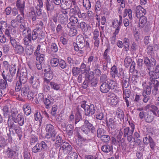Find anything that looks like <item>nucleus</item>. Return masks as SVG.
Wrapping results in <instances>:
<instances>
[{
	"label": "nucleus",
	"mask_w": 159,
	"mask_h": 159,
	"mask_svg": "<svg viewBox=\"0 0 159 159\" xmlns=\"http://www.w3.org/2000/svg\"><path fill=\"white\" fill-rule=\"evenodd\" d=\"M10 118H9L7 121L10 132H11L13 133L15 132L18 135L19 140L21 139L22 137V131L20 126L14 122L10 120Z\"/></svg>",
	"instance_id": "f257e3e1"
},
{
	"label": "nucleus",
	"mask_w": 159,
	"mask_h": 159,
	"mask_svg": "<svg viewBox=\"0 0 159 159\" xmlns=\"http://www.w3.org/2000/svg\"><path fill=\"white\" fill-rule=\"evenodd\" d=\"M86 102L82 101L80 102V106L84 110L85 114L86 116H89L90 114L93 115L94 114L96 110L98 107H95L94 105L90 104L89 105L86 104Z\"/></svg>",
	"instance_id": "f03ea898"
},
{
	"label": "nucleus",
	"mask_w": 159,
	"mask_h": 159,
	"mask_svg": "<svg viewBox=\"0 0 159 159\" xmlns=\"http://www.w3.org/2000/svg\"><path fill=\"white\" fill-rule=\"evenodd\" d=\"M131 129L129 127L125 128L123 129V134L125 137H126V139L128 142H130L133 138V133L134 129V125L131 123L130 124Z\"/></svg>",
	"instance_id": "7ed1b4c3"
},
{
	"label": "nucleus",
	"mask_w": 159,
	"mask_h": 159,
	"mask_svg": "<svg viewBox=\"0 0 159 159\" xmlns=\"http://www.w3.org/2000/svg\"><path fill=\"white\" fill-rule=\"evenodd\" d=\"M48 148L47 144L43 141L40 143H37L36 145L32 149L33 152L36 153L42 151L43 149L46 150Z\"/></svg>",
	"instance_id": "20e7f679"
},
{
	"label": "nucleus",
	"mask_w": 159,
	"mask_h": 159,
	"mask_svg": "<svg viewBox=\"0 0 159 159\" xmlns=\"http://www.w3.org/2000/svg\"><path fill=\"white\" fill-rule=\"evenodd\" d=\"M72 147L66 142H62L60 145L59 152H62L64 154L67 155L72 151Z\"/></svg>",
	"instance_id": "39448f33"
},
{
	"label": "nucleus",
	"mask_w": 159,
	"mask_h": 159,
	"mask_svg": "<svg viewBox=\"0 0 159 159\" xmlns=\"http://www.w3.org/2000/svg\"><path fill=\"white\" fill-rule=\"evenodd\" d=\"M29 80L30 83L31 84L34 88L38 89L39 88L40 82L39 78L36 74H34L31 76Z\"/></svg>",
	"instance_id": "423d86ee"
},
{
	"label": "nucleus",
	"mask_w": 159,
	"mask_h": 159,
	"mask_svg": "<svg viewBox=\"0 0 159 159\" xmlns=\"http://www.w3.org/2000/svg\"><path fill=\"white\" fill-rule=\"evenodd\" d=\"M144 62L147 67V69L150 70L151 68L155 66L156 61V60L153 58L149 59L148 57H146L144 58Z\"/></svg>",
	"instance_id": "0eeeda50"
},
{
	"label": "nucleus",
	"mask_w": 159,
	"mask_h": 159,
	"mask_svg": "<svg viewBox=\"0 0 159 159\" xmlns=\"http://www.w3.org/2000/svg\"><path fill=\"white\" fill-rule=\"evenodd\" d=\"M2 75L4 80L10 82H12L15 77V75L13 73H9L7 69L3 71L2 73Z\"/></svg>",
	"instance_id": "6e6552de"
},
{
	"label": "nucleus",
	"mask_w": 159,
	"mask_h": 159,
	"mask_svg": "<svg viewBox=\"0 0 159 159\" xmlns=\"http://www.w3.org/2000/svg\"><path fill=\"white\" fill-rule=\"evenodd\" d=\"M135 11L136 16L138 18L142 16H144L146 13L145 10L140 5L136 7Z\"/></svg>",
	"instance_id": "1a4fd4ad"
},
{
	"label": "nucleus",
	"mask_w": 159,
	"mask_h": 159,
	"mask_svg": "<svg viewBox=\"0 0 159 159\" xmlns=\"http://www.w3.org/2000/svg\"><path fill=\"white\" fill-rule=\"evenodd\" d=\"M20 75L19 76V81L23 84L26 82L27 78V71L25 69H22L20 71Z\"/></svg>",
	"instance_id": "9d476101"
},
{
	"label": "nucleus",
	"mask_w": 159,
	"mask_h": 159,
	"mask_svg": "<svg viewBox=\"0 0 159 159\" xmlns=\"http://www.w3.org/2000/svg\"><path fill=\"white\" fill-rule=\"evenodd\" d=\"M110 73L112 78H114L116 76L118 78L122 77L123 72H121V74L120 73H118L117 68L115 65H114L111 68Z\"/></svg>",
	"instance_id": "9b49d317"
},
{
	"label": "nucleus",
	"mask_w": 159,
	"mask_h": 159,
	"mask_svg": "<svg viewBox=\"0 0 159 159\" xmlns=\"http://www.w3.org/2000/svg\"><path fill=\"white\" fill-rule=\"evenodd\" d=\"M95 117L98 120H102L104 119V112L101 108H98L95 112Z\"/></svg>",
	"instance_id": "f8f14e48"
},
{
	"label": "nucleus",
	"mask_w": 159,
	"mask_h": 159,
	"mask_svg": "<svg viewBox=\"0 0 159 159\" xmlns=\"http://www.w3.org/2000/svg\"><path fill=\"white\" fill-rule=\"evenodd\" d=\"M76 40L79 45V47L80 49H82L84 48V41L85 40L83 36L81 34H79L76 38Z\"/></svg>",
	"instance_id": "ddd939ff"
},
{
	"label": "nucleus",
	"mask_w": 159,
	"mask_h": 159,
	"mask_svg": "<svg viewBox=\"0 0 159 159\" xmlns=\"http://www.w3.org/2000/svg\"><path fill=\"white\" fill-rule=\"evenodd\" d=\"M53 101L52 98L51 96L48 97V98H45L43 102L45 105V107L46 109L50 108L53 103Z\"/></svg>",
	"instance_id": "4468645a"
},
{
	"label": "nucleus",
	"mask_w": 159,
	"mask_h": 159,
	"mask_svg": "<svg viewBox=\"0 0 159 159\" xmlns=\"http://www.w3.org/2000/svg\"><path fill=\"white\" fill-rule=\"evenodd\" d=\"M14 122L17 124L18 123L20 126L23 125L25 123V119L23 116L19 114L17 116L16 119Z\"/></svg>",
	"instance_id": "2eb2a0df"
},
{
	"label": "nucleus",
	"mask_w": 159,
	"mask_h": 159,
	"mask_svg": "<svg viewBox=\"0 0 159 159\" xmlns=\"http://www.w3.org/2000/svg\"><path fill=\"white\" fill-rule=\"evenodd\" d=\"M110 88L107 82L102 83L100 86V91L102 93H106L109 91Z\"/></svg>",
	"instance_id": "dca6fc26"
},
{
	"label": "nucleus",
	"mask_w": 159,
	"mask_h": 159,
	"mask_svg": "<svg viewBox=\"0 0 159 159\" xmlns=\"http://www.w3.org/2000/svg\"><path fill=\"white\" fill-rule=\"evenodd\" d=\"M110 49V47L109 46L107 47V48L105 50L103 53V59L105 60L107 63H110L111 59L109 55V52Z\"/></svg>",
	"instance_id": "f3484780"
},
{
	"label": "nucleus",
	"mask_w": 159,
	"mask_h": 159,
	"mask_svg": "<svg viewBox=\"0 0 159 159\" xmlns=\"http://www.w3.org/2000/svg\"><path fill=\"white\" fill-rule=\"evenodd\" d=\"M13 50L16 54L21 55L24 53V48L20 44L13 48Z\"/></svg>",
	"instance_id": "a211bd4d"
},
{
	"label": "nucleus",
	"mask_w": 159,
	"mask_h": 159,
	"mask_svg": "<svg viewBox=\"0 0 159 159\" xmlns=\"http://www.w3.org/2000/svg\"><path fill=\"white\" fill-rule=\"evenodd\" d=\"M16 152L10 148H8L6 151V155L9 159H15Z\"/></svg>",
	"instance_id": "6ab92c4d"
},
{
	"label": "nucleus",
	"mask_w": 159,
	"mask_h": 159,
	"mask_svg": "<svg viewBox=\"0 0 159 159\" xmlns=\"http://www.w3.org/2000/svg\"><path fill=\"white\" fill-rule=\"evenodd\" d=\"M25 2L24 1L17 0L16 6L20 12H24V10L25 8Z\"/></svg>",
	"instance_id": "aec40b11"
},
{
	"label": "nucleus",
	"mask_w": 159,
	"mask_h": 159,
	"mask_svg": "<svg viewBox=\"0 0 159 159\" xmlns=\"http://www.w3.org/2000/svg\"><path fill=\"white\" fill-rule=\"evenodd\" d=\"M106 122L107 123V125L109 128L111 129H115L116 128V123L114 120V119L113 118H110L107 121V118H106Z\"/></svg>",
	"instance_id": "412c9836"
},
{
	"label": "nucleus",
	"mask_w": 159,
	"mask_h": 159,
	"mask_svg": "<svg viewBox=\"0 0 159 159\" xmlns=\"http://www.w3.org/2000/svg\"><path fill=\"white\" fill-rule=\"evenodd\" d=\"M150 94L149 91L147 92V91H145V90H142V95L143 97V101L144 103H147L150 99L151 98V96H150Z\"/></svg>",
	"instance_id": "4be33fe9"
},
{
	"label": "nucleus",
	"mask_w": 159,
	"mask_h": 159,
	"mask_svg": "<svg viewBox=\"0 0 159 159\" xmlns=\"http://www.w3.org/2000/svg\"><path fill=\"white\" fill-rule=\"evenodd\" d=\"M54 4L52 2H50L48 0H46L44 6L47 12H51L54 9Z\"/></svg>",
	"instance_id": "5701e85b"
},
{
	"label": "nucleus",
	"mask_w": 159,
	"mask_h": 159,
	"mask_svg": "<svg viewBox=\"0 0 159 159\" xmlns=\"http://www.w3.org/2000/svg\"><path fill=\"white\" fill-rule=\"evenodd\" d=\"M89 75L85 76V80L83 83V86H82L83 88L84 89H86L89 86L90 81L93 75Z\"/></svg>",
	"instance_id": "b1692460"
},
{
	"label": "nucleus",
	"mask_w": 159,
	"mask_h": 159,
	"mask_svg": "<svg viewBox=\"0 0 159 159\" xmlns=\"http://www.w3.org/2000/svg\"><path fill=\"white\" fill-rule=\"evenodd\" d=\"M68 17L66 15L61 14L58 18V21L61 24H66L68 22Z\"/></svg>",
	"instance_id": "393cba45"
},
{
	"label": "nucleus",
	"mask_w": 159,
	"mask_h": 159,
	"mask_svg": "<svg viewBox=\"0 0 159 159\" xmlns=\"http://www.w3.org/2000/svg\"><path fill=\"white\" fill-rule=\"evenodd\" d=\"M52 140L53 141L56 140V144L58 145H60L62 141L61 137L59 135H57V132L52 134Z\"/></svg>",
	"instance_id": "a878e982"
},
{
	"label": "nucleus",
	"mask_w": 159,
	"mask_h": 159,
	"mask_svg": "<svg viewBox=\"0 0 159 159\" xmlns=\"http://www.w3.org/2000/svg\"><path fill=\"white\" fill-rule=\"evenodd\" d=\"M101 150L103 152L105 153H109L113 152V147L112 145L108 144H106L102 146Z\"/></svg>",
	"instance_id": "bb28decb"
},
{
	"label": "nucleus",
	"mask_w": 159,
	"mask_h": 159,
	"mask_svg": "<svg viewBox=\"0 0 159 159\" xmlns=\"http://www.w3.org/2000/svg\"><path fill=\"white\" fill-rule=\"evenodd\" d=\"M116 114L118 118L120 120V123L124 121L125 115L123 110L120 108H118L116 111Z\"/></svg>",
	"instance_id": "cd10ccee"
},
{
	"label": "nucleus",
	"mask_w": 159,
	"mask_h": 159,
	"mask_svg": "<svg viewBox=\"0 0 159 159\" xmlns=\"http://www.w3.org/2000/svg\"><path fill=\"white\" fill-rule=\"evenodd\" d=\"M9 39L10 42L13 48H14L20 44L19 40L17 39H15L13 37H10Z\"/></svg>",
	"instance_id": "c85d7f7f"
},
{
	"label": "nucleus",
	"mask_w": 159,
	"mask_h": 159,
	"mask_svg": "<svg viewBox=\"0 0 159 159\" xmlns=\"http://www.w3.org/2000/svg\"><path fill=\"white\" fill-rule=\"evenodd\" d=\"M23 84V87L21 90V94L22 96L24 97L26 96L28 93H29L30 90L29 86L27 84Z\"/></svg>",
	"instance_id": "c756f323"
},
{
	"label": "nucleus",
	"mask_w": 159,
	"mask_h": 159,
	"mask_svg": "<svg viewBox=\"0 0 159 159\" xmlns=\"http://www.w3.org/2000/svg\"><path fill=\"white\" fill-rule=\"evenodd\" d=\"M82 112L81 111V110H80V109L79 108V107H78V111L76 112L75 114V124H76L77 123L80 121L82 119Z\"/></svg>",
	"instance_id": "7c9ffc66"
},
{
	"label": "nucleus",
	"mask_w": 159,
	"mask_h": 159,
	"mask_svg": "<svg viewBox=\"0 0 159 159\" xmlns=\"http://www.w3.org/2000/svg\"><path fill=\"white\" fill-rule=\"evenodd\" d=\"M149 79L151 78L158 79L159 75L152 70V68L148 71Z\"/></svg>",
	"instance_id": "2f4dec72"
},
{
	"label": "nucleus",
	"mask_w": 159,
	"mask_h": 159,
	"mask_svg": "<svg viewBox=\"0 0 159 159\" xmlns=\"http://www.w3.org/2000/svg\"><path fill=\"white\" fill-rule=\"evenodd\" d=\"M45 81L47 83L49 82L53 77V73L52 71L49 70L45 74Z\"/></svg>",
	"instance_id": "473e14b6"
},
{
	"label": "nucleus",
	"mask_w": 159,
	"mask_h": 159,
	"mask_svg": "<svg viewBox=\"0 0 159 159\" xmlns=\"http://www.w3.org/2000/svg\"><path fill=\"white\" fill-rule=\"evenodd\" d=\"M39 32V30L38 29H34L33 31L32 32H31L30 37L32 40L34 41L37 39L38 36Z\"/></svg>",
	"instance_id": "72a5a7b5"
},
{
	"label": "nucleus",
	"mask_w": 159,
	"mask_h": 159,
	"mask_svg": "<svg viewBox=\"0 0 159 159\" xmlns=\"http://www.w3.org/2000/svg\"><path fill=\"white\" fill-rule=\"evenodd\" d=\"M106 134H107L106 131L102 128H99L97 130V136L99 139H101Z\"/></svg>",
	"instance_id": "f704fd0d"
},
{
	"label": "nucleus",
	"mask_w": 159,
	"mask_h": 159,
	"mask_svg": "<svg viewBox=\"0 0 159 159\" xmlns=\"http://www.w3.org/2000/svg\"><path fill=\"white\" fill-rule=\"evenodd\" d=\"M90 70V68L89 66H86V68L82 70H81L82 73H85V76L89 75H94V73L93 72L90 71L89 72Z\"/></svg>",
	"instance_id": "c9c22d12"
},
{
	"label": "nucleus",
	"mask_w": 159,
	"mask_h": 159,
	"mask_svg": "<svg viewBox=\"0 0 159 159\" xmlns=\"http://www.w3.org/2000/svg\"><path fill=\"white\" fill-rule=\"evenodd\" d=\"M45 129L46 132L55 133L56 132L54 129V126L52 125L48 124L46 125Z\"/></svg>",
	"instance_id": "e433bc0d"
},
{
	"label": "nucleus",
	"mask_w": 159,
	"mask_h": 159,
	"mask_svg": "<svg viewBox=\"0 0 159 159\" xmlns=\"http://www.w3.org/2000/svg\"><path fill=\"white\" fill-rule=\"evenodd\" d=\"M34 119L35 120L39 121L41 124L43 116L40 112L37 111L34 115Z\"/></svg>",
	"instance_id": "4c0bfd02"
},
{
	"label": "nucleus",
	"mask_w": 159,
	"mask_h": 159,
	"mask_svg": "<svg viewBox=\"0 0 159 159\" xmlns=\"http://www.w3.org/2000/svg\"><path fill=\"white\" fill-rule=\"evenodd\" d=\"M79 24V27L82 31L84 32H86L88 30V28L86 24L84 22H81L80 23H78Z\"/></svg>",
	"instance_id": "58836bf2"
},
{
	"label": "nucleus",
	"mask_w": 159,
	"mask_h": 159,
	"mask_svg": "<svg viewBox=\"0 0 159 159\" xmlns=\"http://www.w3.org/2000/svg\"><path fill=\"white\" fill-rule=\"evenodd\" d=\"M70 1H66L65 2H63L62 1L61 5V7L62 8L64 9H67L70 8L71 6V4L70 3Z\"/></svg>",
	"instance_id": "ea45409f"
},
{
	"label": "nucleus",
	"mask_w": 159,
	"mask_h": 159,
	"mask_svg": "<svg viewBox=\"0 0 159 159\" xmlns=\"http://www.w3.org/2000/svg\"><path fill=\"white\" fill-rule=\"evenodd\" d=\"M128 15L129 17L130 20L132 19V11L130 9H125L124 11L123 17H125L127 15Z\"/></svg>",
	"instance_id": "a19ab883"
},
{
	"label": "nucleus",
	"mask_w": 159,
	"mask_h": 159,
	"mask_svg": "<svg viewBox=\"0 0 159 159\" xmlns=\"http://www.w3.org/2000/svg\"><path fill=\"white\" fill-rule=\"evenodd\" d=\"M107 101L111 105L115 106L117 104L118 102V100L117 96H116V97H114V98L108 99Z\"/></svg>",
	"instance_id": "79ce46f5"
},
{
	"label": "nucleus",
	"mask_w": 159,
	"mask_h": 159,
	"mask_svg": "<svg viewBox=\"0 0 159 159\" xmlns=\"http://www.w3.org/2000/svg\"><path fill=\"white\" fill-rule=\"evenodd\" d=\"M3 113L5 117H8V118L10 117V112L9 110V108L7 106H4L2 109Z\"/></svg>",
	"instance_id": "37998d69"
},
{
	"label": "nucleus",
	"mask_w": 159,
	"mask_h": 159,
	"mask_svg": "<svg viewBox=\"0 0 159 159\" xmlns=\"http://www.w3.org/2000/svg\"><path fill=\"white\" fill-rule=\"evenodd\" d=\"M139 18H140L139 23L140 24H141V25H140L139 26L141 28H142L146 24L147 19L146 17L144 16H142L139 17Z\"/></svg>",
	"instance_id": "c03bdc74"
},
{
	"label": "nucleus",
	"mask_w": 159,
	"mask_h": 159,
	"mask_svg": "<svg viewBox=\"0 0 159 159\" xmlns=\"http://www.w3.org/2000/svg\"><path fill=\"white\" fill-rule=\"evenodd\" d=\"M8 86L7 81L4 79L0 80V88L4 89Z\"/></svg>",
	"instance_id": "a18cd8bd"
},
{
	"label": "nucleus",
	"mask_w": 159,
	"mask_h": 159,
	"mask_svg": "<svg viewBox=\"0 0 159 159\" xmlns=\"http://www.w3.org/2000/svg\"><path fill=\"white\" fill-rule=\"evenodd\" d=\"M50 49L51 50V52L50 53H51L52 52L54 53L57 52L58 50V47L57 45L55 43H52L50 45Z\"/></svg>",
	"instance_id": "49530a36"
},
{
	"label": "nucleus",
	"mask_w": 159,
	"mask_h": 159,
	"mask_svg": "<svg viewBox=\"0 0 159 159\" xmlns=\"http://www.w3.org/2000/svg\"><path fill=\"white\" fill-rule=\"evenodd\" d=\"M153 116L149 115L148 112L146 113V115H145L144 119L145 121L148 123H151L153 120Z\"/></svg>",
	"instance_id": "de8ad7c7"
},
{
	"label": "nucleus",
	"mask_w": 159,
	"mask_h": 159,
	"mask_svg": "<svg viewBox=\"0 0 159 159\" xmlns=\"http://www.w3.org/2000/svg\"><path fill=\"white\" fill-rule=\"evenodd\" d=\"M58 59L56 58H53L51 60L50 63L52 66L55 67L57 66L59 63Z\"/></svg>",
	"instance_id": "09e8293b"
},
{
	"label": "nucleus",
	"mask_w": 159,
	"mask_h": 159,
	"mask_svg": "<svg viewBox=\"0 0 159 159\" xmlns=\"http://www.w3.org/2000/svg\"><path fill=\"white\" fill-rule=\"evenodd\" d=\"M132 59L131 58L127 57L125 59L124 63L125 66L127 68L132 62Z\"/></svg>",
	"instance_id": "8fccbe9b"
},
{
	"label": "nucleus",
	"mask_w": 159,
	"mask_h": 159,
	"mask_svg": "<svg viewBox=\"0 0 159 159\" xmlns=\"http://www.w3.org/2000/svg\"><path fill=\"white\" fill-rule=\"evenodd\" d=\"M123 89L127 88L129 85V79L128 78H125L122 81Z\"/></svg>",
	"instance_id": "3c124183"
},
{
	"label": "nucleus",
	"mask_w": 159,
	"mask_h": 159,
	"mask_svg": "<svg viewBox=\"0 0 159 159\" xmlns=\"http://www.w3.org/2000/svg\"><path fill=\"white\" fill-rule=\"evenodd\" d=\"M153 139L149 135L147 134L146 136L143 138V140L144 143L146 145H148Z\"/></svg>",
	"instance_id": "603ef678"
},
{
	"label": "nucleus",
	"mask_w": 159,
	"mask_h": 159,
	"mask_svg": "<svg viewBox=\"0 0 159 159\" xmlns=\"http://www.w3.org/2000/svg\"><path fill=\"white\" fill-rule=\"evenodd\" d=\"M77 30L75 27L70 29L68 32V35L70 36H74L77 35Z\"/></svg>",
	"instance_id": "864d4df0"
},
{
	"label": "nucleus",
	"mask_w": 159,
	"mask_h": 159,
	"mask_svg": "<svg viewBox=\"0 0 159 159\" xmlns=\"http://www.w3.org/2000/svg\"><path fill=\"white\" fill-rule=\"evenodd\" d=\"M80 71L81 70L80 68L78 67H74L72 68V74L75 76H77L80 73Z\"/></svg>",
	"instance_id": "5fc2aeb1"
},
{
	"label": "nucleus",
	"mask_w": 159,
	"mask_h": 159,
	"mask_svg": "<svg viewBox=\"0 0 159 159\" xmlns=\"http://www.w3.org/2000/svg\"><path fill=\"white\" fill-rule=\"evenodd\" d=\"M109 86L110 89H114L117 86V84L116 82L112 80H109L107 81Z\"/></svg>",
	"instance_id": "6e6d98bb"
},
{
	"label": "nucleus",
	"mask_w": 159,
	"mask_h": 159,
	"mask_svg": "<svg viewBox=\"0 0 159 159\" xmlns=\"http://www.w3.org/2000/svg\"><path fill=\"white\" fill-rule=\"evenodd\" d=\"M44 54H41L40 53H38L36 59L37 60L39 61V62L42 63L44 60Z\"/></svg>",
	"instance_id": "4d7b16f0"
},
{
	"label": "nucleus",
	"mask_w": 159,
	"mask_h": 159,
	"mask_svg": "<svg viewBox=\"0 0 159 159\" xmlns=\"http://www.w3.org/2000/svg\"><path fill=\"white\" fill-rule=\"evenodd\" d=\"M57 110V105L54 104L52 106L51 112V114L52 116H56Z\"/></svg>",
	"instance_id": "13d9d810"
},
{
	"label": "nucleus",
	"mask_w": 159,
	"mask_h": 159,
	"mask_svg": "<svg viewBox=\"0 0 159 159\" xmlns=\"http://www.w3.org/2000/svg\"><path fill=\"white\" fill-rule=\"evenodd\" d=\"M31 35L26 36L23 39L24 44L26 45L27 46L30 43V42H31L32 39L31 38Z\"/></svg>",
	"instance_id": "bf43d9fd"
},
{
	"label": "nucleus",
	"mask_w": 159,
	"mask_h": 159,
	"mask_svg": "<svg viewBox=\"0 0 159 159\" xmlns=\"http://www.w3.org/2000/svg\"><path fill=\"white\" fill-rule=\"evenodd\" d=\"M30 154L27 148L24 149V159H30Z\"/></svg>",
	"instance_id": "052dcab7"
},
{
	"label": "nucleus",
	"mask_w": 159,
	"mask_h": 159,
	"mask_svg": "<svg viewBox=\"0 0 159 159\" xmlns=\"http://www.w3.org/2000/svg\"><path fill=\"white\" fill-rule=\"evenodd\" d=\"M7 25L6 21L2 20L0 22V30L2 31L3 30L7 28Z\"/></svg>",
	"instance_id": "680f3d73"
},
{
	"label": "nucleus",
	"mask_w": 159,
	"mask_h": 159,
	"mask_svg": "<svg viewBox=\"0 0 159 159\" xmlns=\"http://www.w3.org/2000/svg\"><path fill=\"white\" fill-rule=\"evenodd\" d=\"M108 78L107 75L106 74H102L100 76V81L102 83L105 82H107L108 80Z\"/></svg>",
	"instance_id": "e2e57ef3"
},
{
	"label": "nucleus",
	"mask_w": 159,
	"mask_h": 159,
	"mask_svg": "<svg viewBox=\"0 0 159 159\" xmlns=\"http://www.w3.org/2000/svg\"><path fill=\"white\" fill-rule=\"evenodd\" d=\"M100 139L103 142L108 143L110 140V136L106 134H105Z\"/></svg>",
	"instance_id": "0e129e2a"
},
{
	"label": "nucleus",
	"mask_w": 159,
	"mask_h": 159,
	"mask_svg": "<svg viewBox=\"0 0 159 159\" xmlns=\"http://www.w3.org/2000/svg\"><path fill=\"white\" fill-rule=\"evenodd\" d=\"M50 85L51 87L54 90H59L60 88V85L54 82H50Z\"/></svg>",
	"instance_id": "69168bd1"
},
{
	"label": "nucleus",
	"mask_w": 159,
	"mask_h": 159,
	"mask_svg": "<svg viewBox=\"0 0 159 159\" xmlns=\"http://www.w3.org/2000/svg\"><path fill=\"white\" fill-rule=\"evenodd\" d=\"M89 83V86L95 87L98 83L97 80L93 78V76L92 77V78L91 79Z\"/></svg>",
	"instance_id": "338daca9"
},
{
	"label": "nucleus",
	"mask_w": 159,
	"mask_h": 159,
	"mask_svg": "<svg viewBox=\"0 0 159 159\" xmlns=\"http://www.w3.org/2000/svg\"><path fill=\"white\" fill-rule=\"evenodd\" d=\"M78 157V155L77 153L72 152H71L67 157V159H77Z\"/></svg>",
	"instance_id": "774afa93"
}]
</instances>
